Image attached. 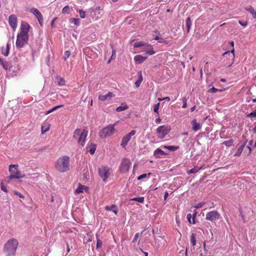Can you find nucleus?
Wrapping results in <instances>:
<instances>
[{"mask_svg":"<svg viewBox=\"0 0 256 256\" xmlns=\"http://www.w3.org/2000/svg\"><path fill=\"white\" fill-rule=\"evenodd\" d=\"M56 170L60 172H66L70 168V157L68 156H61L58 159L55 163Z\"/></svg>","mask_w":256,"mask_h":256,"instance_id":"obj_1","label":"nucleus"},{"mask_svg":"<svg viewBox=\"0 0 256 256\" xmlns=\"http://www.w3.org/2000/svg\"><path fill=\"white\" fill-rule=\"evenodd\" d=\"M18 245V242L16 239H10L4 244V251L8 256H14Z\"/></svg>","mask_w":256,"mask_h":256,"instance_id":"obj_2","label":"nucleus"},{"mask_svg":"<svg viewBox=\"0 0 256 256\" xmlns=\"http://www.w3.org/2000/svg\"><path fill=\"white\" fill-rule=\"evenodd\" d=\"M88 131L85 129L77 128L74 132L73 138L76 140L80 146H83L88 136Z\"/></svg>","mask_w":256,"mask_h":256,"instance_id":"obj_3","label":"nucleus"},{"mask_svg":"<svg viewBox=\"0 0 256 256\" xmlns=\"http://www.w3.org/2000/svg\"><path fill=\"white\" fill-rule=\"evenodd\" d=\"M114 124H110L100 130L98 132V135L100 138H104L110 136L114 133Z\"/></svg>","mask_w":256,"mask_h":256,"instance_id":"obj_4","label":"nucleus"},{"mask_svg":"<svg viewBox=\"0 0 256 256\" xmlns=\"http://www.w3.org/2000/svg\"><path fill=\"white\" fill-rule=\"evenodd\" d=\"M98 174L103 182H106L112 174V170L108 166H102L98 168Z\"/></svg>","mask_w":256,"mask_h":256,"instance_id":"obj_5","label":"nucleus"},{"mask_svg":"<svg viewBox=\"0 0 256 256\" xmlns=\"http://www.w3.org/2000/svg\"><path fill=\"white\" fill-rule=\"evenodd\" d=\"M18 166L16 164L10 165L9 167V172L10 176V179L20 178L24 177V175L18 169Z\"/></svg>","mask_w":256,"mask_h":256,"instance_id":"obj_6","label":"nucleus"},{"mask_svg":"<svg viewBox=\"0 0 256 256\" xmlns=\"http://www.w3.org/2000/svg\"><path fill=\"white\" fill-rule=\"evenodd\" d=\"M29 36L18 34L16 45L18 48H21L26 44L28 40Z\"/></svg>","mask_w":256,"mask_h":256,"instance_id":"obj_7","label":"nucleus"},{"mask_svg":"<svg viewBox=\"0 0 256 256\" xmlns=\"http://www.w3.org/2000/svg\"><path fill=\"white\" fill-rule=\"evenodd\" d=\"M131 162L128 158H123L119 166V170L120 171V172H127L129 170Z\"/></svg>","mask_w":256,"mask_h":256,"instance_id":"obj_8","label":"nucleus"},{"mask_svg":"<svg viewBox=\"0 0 256 256\" xmlns=\"http://www.w3.org/2000/svg\"><path fill=\"white\" fill-rule=\"evenodd\" d=\"M220 218V214L216 210L209 212L206 214V219L211 222H214Z\"/></svg>","mask_w":256,"mask_h":256,"instance_id":"obj_9","label":"nucleus"},{"mask_svg":"<svg viewBox=\"0 0 256 256\" xmlns=\"http://www.w3.org/2000/svg\"><path fill=\"white\" fill-rule=\"evenodd\" d=\"M170 128L166 126H160L156 129V133L159 138H163L170 132Z\"/></svg>","mask_w":256,"mask_h":256,"instance_id":"obj_10","label":"nucleus"},{"mask_svg":"<svg viewBox=\"0 0 256 256\" xmlns=\"http://www.w3.org/2000/svg\"><path fill=\"white\" fill-rule=\"evenodd\" d=\"M136 133V131L135 130H132L128 134L124 136L122 140L120 146L122 148H125L130 140L132 136H134Z\"/></svg>","mask_w":256,"mask_h":256,"instance_id":"obj_11","label":"nucleus"},{"mask_svg":"<svg viewBox=\"0 0 256 256\" xmlns=\"http://www.w3.org/2000/svg\"><path fill=\"white\" fill-rule=\"evenodd\" d=\"M30 28V26L27 22L22 21L21 22L20 28V34L25 35H28V32Z\"/></svg>","mask_w":256,"mask_h":256,"instance_id":"obj_12","label":"nucleus"},{"mask_svg":"<svg viewBox=\"0 0 256 256\" xmlns=\"http://www.w3.org/2000/svg\"><path fill=\"white\" fill-rule=\"evenodd\" d=\"M8 23L14 31H15L18 26V18L16 15L11 14L8 18Z\"/></svg>","mask_w":256,"mask_h":256,"instance_id":"obj_13","label":"nucleus"},{"mask_svg":"<svg viewBox=\"0 0 256 256\" xmlns=\"http://www.w3.org/2000/svg\"><path fill=\"white\" fill-rule=\"evenodd\" d=\"M30 12L34 15L38 19L40 24L42 25L43 21V17L39 10L36 8H32L30 10Z\"/></svg>","mask_w":256,"mask_h":256,"instance_id":"obj_14","label":"nucleus"},{"mask_svg":"<svg viewBox=\"0 0 256 256\" xmlns=\"http://www.w3.org/2000/svg\"><path fill=\"white\" fill-rule=\"evenodd\" d=\"M142 50L150 55H152L155 54L152 46L150 44H146L142 48Z\"/></svg>","mask_w":256,"mask_h":256,"instance_id":"obj_15","label":"nucleus"},{"mask_svg":"<svg viewBox=\"0 0 256 256\" xmlns=\"http://www.w3.org/2000/svg\"><path fill=\"white\" fill-rule=\"evenodd\" d=\"M103 14V11L100 6L96 7L93 11V16H94L95 18H100Z\"/></svg>","mask_w":256,"mask_h":256,"instance_id":"obj_16","label":"nucleus"},{"mask_svg":"<svg viewBox=\"0 0 256 256\" xmlns=\"http://www.w3.org/2000/svg\"><path fill=\"white\" fill-rule=\"evenodd\" d=\"M113 96H114V94H113V93L111 92H108V94H106L104 95H102V94L100 95L99 97H98V99H99V100H100L102 102H104L107 100H110Z\"/></svg>","mask_w":256,"mask_h":256,"instance_id":"obj_17","label":"nucleus"},{"mask_svg":"<svg viewBox=\"0 0 256 256\" xmlns=\"http://www.w3.org/2000/svg\"><path fill=\"white\" fill-rule=\"evenodd\" d=\"M192 125V129L194 131H198L202 128V125L197 122L196 119L193 120L191 122Z\"/></svg>","mask_w":256,"mask_h":256,"instance_id":"obj_18","label":"nucleus"},{"mask_svg":"<svg viewBox=\"0 0 256 256\" xmlns=\"http://www.w3.org/2000/svg\"><path fill=\"white\" fill-rule=\"evenodd\" d=\"M146 58V56H143L142 55H136L134 57V60L136 64H140L143 62Z\"/></svg>","mask_w":256,"mask_h":256,"instance_id":"obj_19","label":"nucleus"},{"mask_svg":"<svg viewBox=\"0 0 256 256\" xmlns=\"http://www.w3.org/2000/svg\"><path fill=\"white\" fill-rule=\"evenodd\" d=\"M84 190L85 191H87L88 190V188L86 186H82L80 184H78V188L75 190V194H80V193H82Z\"/></svg>","mask_w":256,"mask_h":256,"instance_id":"obj_20","label":"nucleus"},{"mask_svg":"<svg viewBox=\"0 0 256 256\" xmlns=\"http://www.w3.org/2000/svg\"><path fill=\"white\" fill-rule=\"evenodd\" d=\"M166 154L164 152L163 150H162L160 148H156L154 152V156L156 157V158H160V156H164V155H166Z\"/></svg>","mask_w":256,"mask_h":256,"instance_id":"obj_21","label":"nucleus"},{"mask_svg":"<svg viewBox=\"0 0 256 256\" xmlns=\"http://www.w3.org/2000/svg\"><path fill=\"white\" fill-rule=\"evenodd\" d=\"M105 209L108 211H112L113 212L116 214H117L118 210L116 208V205H112L110 206H106L105 207Z\"/></svg>","mask_w":256,"mask_h":256,"instance_id":"obj_22","label":"nucleus"},{"mask_svg":"<svg viewBox=\"0 0 256 256\" xmlns=\"http://www.w3.org/2000/svg\"><path fill=\"white\" fill-rule=\"evenodd\" d=\"M246 146V142L242 144L237 150L236 152L234 154V156H239L242 152V150Z\"/></svg>","mask_w":256,"mask_h":256,"instance_id":"obj_23","label":"nucleus"},{"mask_svg":"<svg viewBox=\"0 0 256 256\" xmlns=\"http://www.w3.org/2000/svg\"><path fill=\"white\" fill-rule=\"evenodd\" d=\"M196 210H194V213L193 214V218H192V221L191 220V218H192L191 214H187L186 218H187L188 222L190 224H194L196 223L195 217H196Z\"/></svg>","mask_w":256,"mask_h":256,"instance_id":"obj_24","label":"nucleus"},{"mask_svg":"<svg viewBox=\"0 0 256 256\" xmlns=\"http://www.w3.org/2000/svg\"><path fill=\"white\" fill-rule=\"evenodd\" d=\"M143 80L142 74L141 72H138V80L135 82V86L136 88H138L140 84L142 83Z\"/></svg>","mask_w":256,"mask_h":256,"instance_id":"obj_25","label":"nucleus"},{"mask_svg":"<svg viewBox=\"0 0 256 256\" xmlns=\"http://www.w3.org/2000/svg\"><path fill=\"white\" fill-rule=\"evenodd\" d=\"M164 148H166L170 151L174 152L178 150L179 148L178 146H162Z\"/></svg>","mask_w":256,"mask_h":256,"instance_id":"obj_26","label":"nucleus"},{"mask_svg":"<svg viewBox=\"0 0 256 256\" xmlns=\"http://www.w3.org/2000/svg\"><path fill=\"white\" fill-rule=\"evenodd\" d=\"M128 108V106L126 104H121V106H118L116 108V110L118 112H120L125 110H127Z\"/></svg>","mask_w":256,"mask_h":256,"instance_id":"obj_27","label":"nucleus"},{"mask_svg":"<svg viewBox=\"0 0 256 256\" xmlns=\"http://www.w3.org/2000/svg\"><path fill=\"white\" fill-rule=\"evenodd\" d=\"M202 168V167H198V166H194V168H192L190 170L188 171V174H195L198 172Z\"/></svg>","mask_w":256,"mask_h":256,"instance_id":"obj_28","label":"nucleus"},{"mask_svg":"<svg viewBox=\"0 0 256 256\" xmlns=\"http://www.w3.org/2000/svg\"><path fill=\"white\" fill-rule=\"evenodd\" d=\"M186 26L187 28V32H188L190 31V26H192V21H191L190 18V17L187 18L186 19Z\"/></svg>","mask_w":256,"mask_h":256,"instance_id":"obj_29","label":"nucleus"},{"mask_svg":"<svg viewBox=\"0 0 256 256\" xmlns=\"http://www.w3.org/2000/svg\"><path fill=\"white\" fill-rule=\"evenodd\" d=\"M9 52H10V44H8V43L7 45H6V49H4V48H2V54H3V55H4L5 56H8V55Z\"/></svg>","mask_w":256,"mask_h":256,"instance_id":"obj_30","label":"nucleus"},{"mask_svg":"<svg viewBox=\"0 0 256 256\" xmlns=\"http://www.w3.org/2000/svg\"><path fill=\"white\" fill-rule=\"evenodd\" d=\"M144 197H137L134 198L130 199V200L136 201L140 203H143L144 202Z\"/></svg>","mask_w":256,"mask_h":256,"instance_id":"obj_31","label":"nucleus"},{"mask_svg":"<svg viewBox=\"0 0 256 256\" xmlns=\"http://www.w3.org/2000/svg\"><path fill=\"white\" fill-rule=\"evenodd\" d=\"M70 22L72 24H74L76 26L80 24V20L79 18H72L70 19Z\"/></svg>","mask_w":256,"mask_h":256,"instance_id":"obj_32","label":"nucleus"},{"mask_svg":"<svg viewBox=\"0 0 256 256\" xmlns=\"http://www.w3.org/2000/svg\"><path fill=\"white\" fill-rule=\"evenodd\" d=\"M190 241L191 244L193 246H194L196 244V236H195L194 234H192L191 235Z\"/></svg>","mask_w":256,"mask_h":256,"instance_id":"obj_33","label":"nucleus"},{"mask_svg":"<svg viewBox=\"0 0 256 256\" xmlns=\"http://www.w3.org/2000/svg\"><path fill=\"white\" fill-rule=\"evenodd\" d=\"M146 44H145L144 42H136L134 44V48H138V47H140L142 46V48H143L144 45Z\"/></svg>","mask_w":256,"mask_h":256,"instance_id":"obj_34","label":"nucleus"},{"mask_svg":"<svg viewBox=\"0 0 256 256\" xmlns=\"http://www.w3.org/2000/svg\"><path fill=\"white\" fill-rule=\"evenodd\" d=\"M63 106H64L63 105H59V106H54V107L50 109V110H48L46 112V114H49L54 112V110H58V108L63 107Z\"/></svg>","mask_w":256,"mask_h":256,"instance_id":"obj_35","label":"nucleus"},{"mask_svg":"<svg viewBox=\"0 0 256 256\" xmlns=\"http://www.w3.org/2000/svg\"><path fill=\"white\" fill-rule=\"evenodd\" d=\"M233 140L232 139L224 141L222 142V144L225 145L227 147H230L232 145Z\"/></svg>","mask_w":256,"mask_h":256,"instance_id":"obj_36","label":"nucleus"},{"mask_svg":"<svg viewBox=\"0 0 256 256\" xmlns=\"http://www.w3.org/2000/svg\"><path fill=\"white\" fill-rule=\"evenodd\" d=\"M96 150V146L95 144H92L90 146V149L88 151L90 152L91 154H93Z\"/></svg>","mask_w":256,"mask_h":256,"instance_id":"obj_37","label":"nucleus"},{"mask_svg":"<svg viewBox=\"0 0 256 256\" xmlns=\"http://www.w3.org/2000/svg\"><path fill=\"white\" fill-rule=\"evenodd\" d=\"M154 39L156 40H158L160 43H164L166 44H168L166 40H164L162 38H160L158 36H156Z\"/></svg>","mask_w":256,"mask_h":256,"instance_id":"obj_38","label":"nucleus"},{"mask_svg":"<svg viewBox=\"0 0 256 256\" xmlns=\"http://www.w3.org/2000/svg\"><path fill=\"white\" fill-rule=\"evenodd\" d=\"M62 12L63 14H69L70 12V8L69 6H65L62 9Z\"/></svg>","mask_w":256,"mask_h":256,"instance_id":"obj_39","label":"nucleus"},{"mask_svg":"<svg viewBox=\"0 0 256 256\" xmlns=\"http://www.w3.org/2000/svg\"><path fill=\"white\" fill-rule=\"evenodd\" d=\"M1 65L2 66L3 68L6 70H7L9 68V64L6 62L2 61V62L0 63Z\"/></svg>","mask_w":256,"mask_h":256,"instance_id":"obj_40","label":"nucleus"},{"mask_svg":"<svg viewBox=\"0 0 256 256\" xmlns=\"http://www.w3.org/2000/svg\"><path fill=\"white\" fill-rule=\"evenodd\" d=\"M222 90H218L214 87H212L208 90V92L210 93H215L217 92H222Z\"/></svg>","mask_w":256,"mask_h":256,"instance_id":"obj_41","label":"nucleus"},{"mask_svg":"<svg viewBox=\"0 0 256 256\" xmlns=\"http://www.w3.org/2000/svg\"><path fill=\"white\" fill-rule=\"evenodd\" d=\"M58 84L62 86L65 84V80L63 78H60L58 80Z\"/></svg>","mask_w":256,"mask_h":256,"instance_id":"obj_42","label":"nucleus"},{"mask_svg":"<svg viewBox=\"0 0 256 256\" xmlns=\"http://www.w3.org/2000/svg\"><path fill=\"white\" fill-rule=\"evenodd\" d=\"M247 117L250 118L256 117V109L252 112L247 114Z\"/></svg>","mask_w":256,"mask_h":256,"instance_id":"obj_43","label":"nucleus"},{"mask_svg":"<svg viewBox=\"0 0 256 256\" xmlns=\"http://www.w3.org/2000/svg\"><path fill=\"white\" fill-rule=\"evenodd\" d=\"M159 106H160V103H158L156 104H154V111L157 113L158 114V109H159Z\"/></svg>","mask_w":256,"mask_h":256,"instance_id":"obj_44","label":"nucleus"},{"mask_svg":"<svg viewBox=\"0 0 256 256\" xmlns=\"http://www.w3.org/2000/svg\"><path fill=\"white\" fill-rule=\"evenodd\" d=\"M150 176L151 175V173H148V174H141L140 176L138 178V180H141L144 178H146L147 176Z\"/></svg>","mask_w":256,"mask_h":256,"instance_id":"obj_45","label":"nucleus"},{"mask_svg":"<svg viewBox=\"0 0 256 256\" xmlns=\"http://www.w3.org/2000/svg\"><path fill=\"white\" fill-rule=\"evenodd\" d=\"M78 12L81 18H84L86 17V12L83 10H80Z\"/></svg>","mask_w":256,"mask_h":256,"instance_id":"obj_46","label":"nucleus"},{"mask_svg":"<svg viewBox=\"0 0 256 256\" xmlns=\"http://www.w3.org/2000/svg\"><path fill=\"white\" fill-rule=\"evenodd\" d=\"M230 44L232 48V49L231 50V52L232 53V57L234 58V42L232 41H231L230 42Z\"/></svg>","mask_w":256,"mask_h":256,"instance_id":"obj_47","label":"nucleus"},{"mask_svg":"<svg viewBox=\"0 0 256 256\" xmlns=\"http://www.w3.org/2000/svg\"><path fill=\"white\" fill-rule=\"evenodd\" d=\"M116 51L114 49H112V55L111 56V58H110V60L108 61V63H110V60L112 59H114L115 58H116Z\"/></svg>","mask_w":256,"mask_h":256,"instance_id":"obj_48","label":"nucleus"},{"mask_svg":"<svg viewBox=\"0 0 256 256\" xmlns=\"http://www.w3.org/2000/svg\"><path fill=\"white\" fill-rule=\"evenodd\" d=\"M204 204H205L204 202H200V203L196 204L194 207L196 208H202Z\"/></svg>","mask_w":256,"mask_h":256,"instance_id":"obj_49","label":"nucleus"},{"mask_svg":"<svg viewBox=\"0 0 256 256\" xmlns=\"http://www.w3.org/2000/svg\"><path fill=\"white\" fill-rule=\"evenodd\" d=\"M70 52L69 50H66L64 52V60H67L68 58V57L70 56Z\"/></svg>","mask_w":256,"mask_h":256,"instance_id":"obj_50","label":"nucleus"},{"mask_svg":"<svg viewBox=\"0 0 256 256\" xmlns=\"http://www.w3.org/2000/svg\"><path fill=\"white\" fill-rule=\"evenodd\" d=\"M102 242L100 240L98 239L96 242V248H100L102 246Z\"/></svg>","mask_w":256,"mask_h":256,"instance_id":"obj_51","label":"nucleus"},{"mask_svg":"<svg viewBox=\"0 0 256 256\" xmlns=\"http://www.w3.org/2000/svg\"><path fill=\"white\" fill-rule=\"evenodd\" d=\"M182 103H183L182 108H186V106H187L186 98H182Z\"/></svg>","mask_w":256,"mask_h":256,"instance_id":"obj_52","label":"nucleus"},{"mask_svg":"<svg viewBox=\"0 0 256 256\" xmlns=\"http://www.w3.org/2000/svg\"><path fill=\"white\" fill-rule=\"evenodd\" d=\"M246 10L248 11L250 14H252V16L254 15V14L255 12V10H254L252 6H250V8H247Z\"/></svg>","mask_w":256,"mask_h":256,"instance_id":"obj_53","label":"nucleus"},{"mask_svg":"<svg viewBox=\"0 0 256 256\" xmlns=\"http://www.w3.org/2000/svg\"><path fill=\"white\" fill-rule=\"evenodd\" d=\"M238 22L242 26H246L248 25L247 22H242L241 20H239Z\"/></svg>","mask_w":256,"mask_h":256,"instance_id":"obj_54","label":"nucleus"},{"mask_svg":"<svg viewBox=\"0 0 256 256\" xmlns=\"http://www.w3.org/2000/svg\"><path fill=\"white\" fill-rule=\"evenodd\" d=\"M140 236V234L138 233L135 234L132 242H135Z\"/></svg>","mask_w":256,"mask_h":256,"instance_id":"obj_55","label":"nucleus"},{"mask_svg":"<svg viewBox=\"0 0 256 256\" xmlns=\"http://www.w3.org/2000/svg\"><path fill=\"white\" fill-rule=\"evenodd\" d=\"M49 129L48 127H46V128H44V126H42V134H44L45 132L48 131Z\"/></svg>","mask_w":256,"mask_h":256,"instance_id":"obj_56","label":"nucleus"},{"mask_svg":"<svg viewBox=\"0 0 256 256\" xmlns=\"http://www.w3.org/2000/svg\"><path fill=\"white\" fill-rule=\"evenodd\" d=\"M230 54H232V53L231 52V51L230 52L227 51V52H226L224 53L223 56H230Z\"/></svg>","mask_w":256,"mask_h":256,"instance_id":"obj_57","label":"nucleus"},{"mask_svg":"<svg viewBox=\"0 0 256 256\" xmlns=\"http://www.w3.org/2000/svg\"><path fill=\"white\" fill-rule=\"evenodd\" d=\"M14 193L16 195L18 196L20 198H24V196L19 192L15 191Z\"/></svg>","mask_w":256,"mask_h":256,"instance_id":"obj_58","label":"nucleus"},{"mask_svg":"<svg viewBox=\"0 0 256 256\" xmlns=\"http://www.w3.org/2000/svg\"><path fill=\"white\" fill-rule=\"evenodd\" d=\"M1 190L2 191L6 192H8L6 188L4 186V184H1Z\"/></svg>","mask_w":256,"mask_h":256,"instance_id":"obj_59","label":"nucleus"},{"mask_svg":"<svg viewBox=\"0 0 256 256\" xmlns=\"http://www.w3.org/2000/svg\"><path fill=\"white\" fill-rule=\"evenodd\" d=\"M168 193L167 191H166L165 192V193H164V200H166V199L167 198L168 196Z\"/></svg>","mask_w":256,"mask_h":256,"instance_id":"obj_60","label":"nucleus"},{"mask_svg":"<svg viewBox=\"0 0 256 256\" xmlns=\"http://www.w3.org/2000/svg\"><path fill=\"white\" fill-rule=\"evenodd\" d=\"M155 122L156 124H158L161 122V119L160 118H158L156 120Z\"/></svg>","mask_w":256,"mask_h":256,"instance_id":"obj_61","label":"nucleus"},{"mask_svg":"<svg viewBox=\"0 0 256 256\" xmlns=\"http://www.w3.org/2000/svg\"><path fill=\"white\" fill-rule=\"evenodd\" d=\"M164 100H166L169 101L170 100V98L168 96L163 98Z\"/></svg>","mask_w":256,"mask_h":256,"instance_id":"obj_62","label":"nucleus"},{"mask_svg":"<svg viewBox=\"0 0 256 256\" xmlns=\"http://www.w3.org/2000/svg\"><path fill=\"white\" fill-rule=\"evenodd\" d=\"M195 108H196V106H194L193 107H192L191 108H190V112H192L194 110H195Z\"/></svg>","mask_w":256,"mask_h":256,"instance_id":"obj_63","label":"nucleus"},{"mask_svg":"<svg viewBox=\"0 0 256 256\" xmlns=\"http://www.w3.org/2000/svg\"><path fill=\"white\" fill-rule=\"evenodd\" d=\"M220 82H226V80L225 78H222L220 80Z\"/></svg>","mask_w":256,"mask_h":256,"instance_id":"obj_64","label":"nucleus"}]
</instances>
